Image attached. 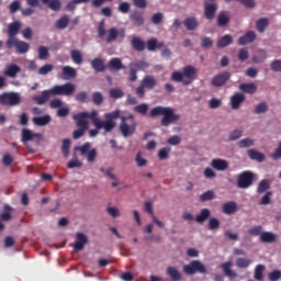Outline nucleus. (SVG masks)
Segmentation results:
<instances>
[{
    "label": "nucleus",
    "instance_id": "nucleus-1",
    "mask_svg": "<svg viewBox=\"0 0 281 281\" xmlns=\"http://www.w3.org/2000/svg\"><path fill=\"white\" fill-rule=\"evenodd\" d=\"M120 116L119 112L105 113L104 121L98 117V111L92 110L91 112H79L72 115V120L76 122L78 130L72 132L74 139H80L85 137L87 131H89V120L92 121L94 128H103L104 133H111L117 126L115 119Z\"/></svg>",
    "mask_w": 281,
    "mask_h": 281
},
{
    "label": "nucleus",
    "instance_id": "nucleus-2",
    "mask_svg": "<svg viewBox=\"0 0 281 281\" xmlns=\"http://www.w3.org/2000/svg\"><path fill=\"white\" fill-rule=\"evenodd\" d=\"M72 93H76V85L72 82H66L64 85H56L48 90H43L41 95L32 97L33 102H36L40 106L47 104L52 95H66L67 98L71 97Z\"/></svg>",
    "mask_w": 281,
    "mask_h": 281
},
{
    "label": "nucleus",
    "instance_id": "nucleus-3",
    "mask_svg": "<svg viewBox=\"0 0 281 281\" xmlns=\"http://www.w3.org/2000/svg\"><path fill=\"white\" fill-rule=\"evenodd\" d=\"M108 113H119V116L114 119V122L115 120H121L119 131L124 137H133V135H135V132L137 131V122H135V115L127 114L126 116H122V111L120 110H114Z\"/></svg>",
    "mask_w": 281,
    "mask_h": 281
},
{
    "label": "nucleus",
    "instance_id": "nucleus-4",
    "mask_svg": "<svg viewBox=\"0 0 281 281\" xmlns=\"http://www.w3.org/2000/svg\"><path fill=\"white\" fill-rule=\"evenodd\" d=\"M159 115H162V119L160 121L161 126H170V124H173V122H177L181 120L180 114H175V110L172 108L168 106H155L149 112V117H159Z\"/></svg>",
    "mask_w": 281,
    "mask_h": 281
},
{
    "label": "nucleus",
    "instance_id": "nucleus-5",
    "mask_svg": "<svg viewBox=\"0 0 281 281\" xmlns=\"http://www.w3.org/2000/svg\"><path fill=\"white\" fill-rule=\"evenodd\" d=\"M194 78H196V68L193 66H186L182 72L173 71L170 80H172V82H182L184 87H188L192 85V80H194Z\"/></svg>",
    "mask_w": 281,
    "mask_h": 281
},
{
    "label": "nucleus",
    "instance_id": "nucleus-6",
    "mask_svg": "<svg viewBox=\"0 0 281 281\" xmlns=\"http://www.w3.org/2000/svg\"><path fill=\"white\" fill-rule=\"evenodd\" d=\"M256 179V173L254 171H243L237 177V188L240 190H247L254 186V180Z\"/></svg>",
    "mask_w": 281,
    "mask_h": 281
},
{
    "label": "nucleus",
    "instance_id": "nucleus-7",
    "mask_svg": "<svg viewBox=\"0 0 281 281\" xmlns=\"http://www.w3.org/2000/svg\"><path fill=\"white\" fill-rule=\"evenodd\" d=\"M0 104L2 106H19L21 104V93L14 91L1 93Z\"/></svg>",
    "mask_w": 281,
    "mask_h": 281
},
{
    "label": "nucleus",
    "instance_id": "nucleus-8",
    "mask_svg": "<svg viewBox=\"0 0 281 281\" xmlns=\"http://www.w3.org/2000/svg\"><path fill=\"white\" fill-rule=\"evenodd\" d=\"M183 271L187 276H194V273H207L205 265L199 260H193L189 265L183 266Z\"/></svg>",
    "mask_w": 281,
    "mask_h": 281
},
{
    "label": "nucleus",
    "instance_id": "nucleus-9",
    "mask_svg": "<svg viewBox=\"0 0 281 281\" xmlns=\"http://www.w3.org/2000/svg\"><path fill=\"white\" fill-rule=\"evenodd\" d=\"M21 30V22L15 21L8 25V36L9 38L5 42V45H12L16 40V34H19Z\"/></svg>",
    "mask_w": 281,
    "mask_h": 281
},
{
    "label": "nucleus",
    "instance_id": "nucleus-10",
    "mask_svg": "<svg viewBox=\"0 0 281 281\" xmlns=\"http://www.w3.org/2000/svg\"><path fill=\"white\" fill-rule=\"evenodd\" d=\"M232 78V74L228 71L221 72L213 77L211 80L212 87H224V85H227L228 80Z\"/></svg>",
    "mask_w": 281,
    "mask_h": 281
},
{
    "label": "nucleus",
    "instance_id": "nucleus-11",
    "mask_svg": "<svg viewBox=\"0 0 281 281\" xmlns=\"http://www.w3.org/2000/svg\"><path fill=\"white\" fill-rule=\"evenodd\" d=\"M8 49L15 47L18 54H27L30 52V44L27 42L14 40L11 44H5Z\"/></svg>",
    "mask_w": 281,
    "mask_h": 281
},
{
    "label": "nucleus",
    "instance_id": "nucleus-12",
    "mask_svg": "<svg viewBox=\"0 0 281 281\" xmlns=\"http://www.w3.org/2000/svg\"><path fill=\"white\" fill-rule=\"evenodd\" d=\"M87 243H89V239L86 237V235L83 233H77L72 247L75 251H82Z\"/></svg>",
    "mask_w": 281,
    "mask_h": 281
},
{
    "label": "nucleus",
    "instance_id": "nucleus-13",
    "mask_svg": "<svg viewBox=\"0 0 281 281\" xmlns=\"http://www.w3.org/2000/svg\"><path fill=\"white\" fill-rule=\"evenodd\" d=\"M106 67L110 71H122V69H126L120 57L111 58Z\"/></svg>",
    "mask_w": 281,
    "mask_h": 281
},
{
    "label": "nucleus",
    "instance_id": "nucleus-14",
    "mask_svg": "<svg viewBox=\"0 0 281 281\" xmlns=\"http://www.w3.org/2000/svg\"><path fill=\"white\" fill-rule=\"evenodd\" d=\"M90 65L97 74H103V71H106V65L104 64V59L100 57L93 58L90 61Z\"/></svg>",
    "mask_w": 281,
    "mask_h": 281
},
{
    "label": "nucleus",
    "instance_id": "nucleus-15",
    "mask_svg": "<svg viewBox=\"0 0 281 281\" xmlns=\"http://www.w3.org/2000/svg\"><path fill=\"white\" fill-rule=\"evenodd\" d=\"M222 212L227 216H232V214H236V212H238V204L235 201L225 202L222 205Z\"/></svg>",
    "mask_w": 281,
    "mask_h": 281
},
{
    "label": "nucleus",
    "instance_id": "nucleus-16",
    "mask_svg": "<svg viewBox=\"0 0 281 281\" xmlns=\"http://www.w3.org/2000/svg\"><path fill=\"white\" fill-rule=\"evenodd\" d=\"M211 166L212 168H214V170H218L220 172H225V170L229 168V162L225 159L214 158L211 161Z\"/></svg>",
    "mask_w": 281,
    "mask_h": 281
},
{
    "label": "nucleus",
    "instance_id": "nucleus-17",
    "mask_svg": "<svg viewBox=\"0 0 281 281\" xmlns=\"http://www.w3.org/2000/svg\"><path fill=\"white\" fill-rule=\"evenodd\" d=\"M243 102H245V94L240 92H235L234 95L231 97V106L234 111L240 109Z\"/></svg>",
    "mask_w": 281,
    "mask_h": 281
},
{
    "label": "nucleus",
    "instance_id": "nucleus-18",
    "mask_svg": "<svg viewBox=\"0 0 281 281\" xmlns=\"http://www.w3.org/2000/svg\"><path fill=\"white\" fill-rule=\"evenodd\" d=\"M220 267L224 271L226 278H229L231 280H234V278H238V273L232 270V267H234V263L232 261L223 262Z\"/></svg>",
    "mask_w": 281,
    "mask_h": 281
},
{
    "label": "nucleus",
    "instance_id": "nucleus-19",
    "mask_svg": "<svg viewBox=\"0 0 281 281\" xmlns=\"http://www.w3.org/2000/svg\"><path fill=\"white\" fill-rule=\"evenodd\" d=\"M19 74H21V68L16 64L8 65L3 70V76L7 78H16Z\"/></svg>",
    "mask_w": 281,
    "mask_h": 281
},
{
    "label": "nucleus",
    "instance_id": "nucleus-20",
    "mask_svg": "<svg viewBox=\"0 0 281 281\" xmlns=\"http://www.w3.org/2000/svg\"><path fill=\"white\" fill-rule=\"evenodd\" d=\"M258 38V35L254 31H248L244 36L238 38V45H249V43H254Z\"/></svg>",
    "mask_w": 281,
    "mask_h": 281
},
{
    "label": "nucleus",
    "instance_id": "nucleus-21",
    "mask_svg": "<svg viewBox=\"0 0 281 281\" xmlns=\"http://www.w3.org/2000/svg\"><path fill=\"white\" fill-rule=\"evenodd\" d=\"M130 20L132 21V23H134L136 27H142V25H144L145 23L144 13L140 11H133L130 14Z\"/></svg>",
    "mask_w": 281,
    "mask_h": 281
},
{
    "label": "nucleus",
    "instance_id": "nucleus-22",
    "mask_svg": "<svg viewBox=\"0 0 281 281\" xmlns=\"http://www.w3.org/2000/svg\"><path fill=\"white\" fill-rule=\"evenodd\" d=\"M216 10H218V7H216L215 3H205L204 7V16L209 21H213L214 16H216Z\"/></svg>",
    "mask_w": 281,
    "mask_h": 281
},
{
    "label": "nucleus",
    "instance_id": "nucleus-23",
    "mask_svg": "<svg viewBox=\"0 0 281 281\" xmlns=\"http://www.w3.org/2000/svg\"><path fill=\"white\" fill-rule=\"evenodd\" d=\"M32 122L35 126H47L52 122V115L45 114L43 116H34Z\"/></svg>",
    "mask_w": 281,
    "mask_h": 281
},
{
    "label": "nucleus",
    "instance_id": "nucleus-24",
    "mask_svg": "<svg viewBox=\"0 0 281 281\" xmlns=\"http://www.w3.org/2000/svg\"><path fill=\"white\" fill-rule=\"evenodd\" d=\"M183 25L189 32H194L199 27V20L194 16H189L184 19Z\"/></svg>",
    "mask_w": 281,
    "mask_h": 281
},
{
    "label": "nucleus",
    "instance_id": "nucleus-25",
    "mask_svg": "<svg viewBox=\"0 0 281 281\" xmlns=\"http://www.w3.org/2000/svg\"><path fill=\"white\" fill-rule=\"evenodd\" d=\"M140 85L145 89H155V87H157V79L154 76L147 75L143 78Z\"/></svg>",
    "mask_w": 281,
    "mask_h": 281
},
{
    "label": "nucleus",
    "instance_id": "nucleus-26",
    "mask_svg": "<svg viewBox=\"0 0 281 281\" xmlns=\"http://www.w3.org/2000/svg\"><path fill=\"white\" fill-rule=\"evenodd\" d=\"M232 43H234V38L232 37V35L226 34L217 41V47L220 49H223V48L227 47L228 45H232Z\"/></svg>",
    "mask_w": 281,
    "mask_h": 281
},
{
    "label": "nucleus",
    "instance_id": "nucleus-27",
    "mask_svg": "<svg viewBox=\"0 0 281 281\" xmlns=\"http://www.w3.org/2000/svg\"><path fill=\"white\" fill-rule=\"evenodd\" d=\"M248 157L249 159H252L254 161H258L259 164H262V161H265V154L256 149H249Z\"/></svg>",
    "mask_w": 281,
    "mask_h": 281
},
{
    "label": "nucleus",
    "instance_id": "nucleus-28",
    "mask_svg": "<svg viewBox=\"0 0 281 281\" xmlns=\"http://www.w3.org/2000/svg\"><path fill=\"white\" fill-rule=\"evenodd\" d=\"M131 43L135 52H144L146 49V43L139 37H133Z\"/></svg>",
    "mask_w": 281,
    "mask_h": 281
},
{
    "label": "nucleus",
    "instance_id": "nucleus-29",
    "mask_svg": "<svg viewBox=\"0 0 281 281\" xmlns=\"http://www.w3.org/2000/svg\"><path fill=\"white\" fill-rule=\"evenodd\" d=\"M260 243H276L278 236L271 232H263L259 238Z\"/></svg>",
    "mask_w": 281,
    "mask_h": 281
},
{
    "label": "nucleus",
    "instance_id": "nucleus-30",
    "mask_svg": "<svg viewBox=\"0 0 281 281\" xmlns=\"http://www.w3.org/2000/svg\"><path fill=\"white\" fill-rule=\"evenodd\" d=\"M256 27L259 34H263L265 30L269 27V19L267 18H261L256 21Z\"/></svg>",
    "mask_w": 281,
    "mask_h": 281
},
{
    "label": "nucleus",
    "instance_id": "nucleus-31",
    "mask_svg": "<svg viewBox=\"0 0 281 281\" xmlns=\"http://www.w3.org/2000/svg\"><path fill=\"white\" fill-rule=\"evenodd\" d=\"M63 74L65 80H69V78H76V76H78V72L75 70V68L70 66H64Z\"/></svg>",
    "mask_w": 281,
    "mask_h": 281
},
{
    "label": "nucleus",
    "instance_id": "nucleus-32",
    "mask_svg": "<svg viewBox=\"0 0 281 281\" xmlns=\"http://www.w3.org/2000/svg\"><path fill=\"white\" fill-rule=\"evenodd\" d=\"M212 213L210 212V209H202L201 210V212H200V214H198L196 216H195V221H196V223H205V221H207L209 218H210V215H211Z\"/></svg>",
    "mask_w": 281,
    "mask_h": 281
},
{
    "label": "nucleus",
    "instance_id": "nucleus-33",
    "mask_svg": "<svg viewBox=\"0 0 281 281\" xmlns=\"http://www.w3.org/2000/svg\"><path fill=\"white\" fill-rule=\"evenodd\" d=\"M167 274L171 278L173 281L181 280V272L176 267H168L167 268Z\"/></svg>",
    "mask_w": 281,
    "mask_h": 281
},
{
    "label": "nucleus",
    "instance_id": "nucleus-34",
    "mask_svg": "<svg viewBox=\"0 0 281 281\" xmlns=\"http://www.w3.org/2000/svg\"><path fill=\"white\" fill-rule=\"evenodd\" d=\"M70 58L75 65H82L83 58L82 53L78 49H72L70 52Z\"/></svg>",
    "mask_w": 281,
    "mask_h": 281
},
{
    "label": "nucleus",
    "instance_id": "nucleus-35",
    "mask_svg": "<svg viewBox=\"0 0 281 281\" xmlns=\"http://www.w3.org/2000/svg\"><path fill=\"white\" fill-rule=\"evenodd\" d=\"M258 87L256 83H241L239 85V90L243 91L244 93H250L254 94L255 91H257Z\"/></svg>",
    "mask_w": 281,
    "mask_h": 281
},
{
    "label": "nucleus",
    "instance_id": "nucleus-36",
    "mask_svg": "<svg viewBox=\"0 0 281 281\" xmlns=\"http://www.w3.org/2000/svg\"><path fill=\"white\" fill-rule=\"evenodd\" d=\"M67 25H69V16L68 15H63L55 23V27L57 30H67Z\"/></svg>",
    "mask_w": 281,
    "mask_h": 281
},
{
    "label": "nucleus",
    "instance_id": "nucleus-37",
    "mask_svg": "<svg viewBox=\"0 0 281 281\" xmlns=\"http://www.w3.org/2000/svg\"><path fill=\"white\" fill-rule=\"evenodd\" d=\"M229 24V15H227V12L222 11L220 12L218 16H217V25L220 27H225V25Z\"/></svg>",
    "mask_w": 281,
    "mask_h": 281
},
{
    "label": "nucleus",
    "instance_id": "nucleus-38",
    "mask_svg": "<svg viewBox=\"0 0 281 281\" xmlns=\"http://www.w3.org/2000/svg\"><path fill=\"white\" fill-rule=\"evenodd\" d=\"M265 60H267V50H257V54L252 57V63H256L258 65L260 63H265Z\"/></svg>",
    "mask_w": 281,
    "mask_h": 281
},
{
    "label": "nucleus",
    "instance_id": "nucleus-39",
    "mask_svg": "<svg viewBox=\"0 0 281 281\" xmlns=\"http://www.w3.org/2000/svg\"><path fill=\"white\" fill-rule=\"evenodd\" d=\"M161 47H164V43H158L157 38H150L147 41L148 52H155V49H161Z\"/></svg>",
    "mask_w": 281,
    "mask_h": 281
},
{
    "label": "nucleus",
    "instance_id": "nucleus-40",
    "mask_svg": "<svg viewBox=\"0 0 281 281\" xmlns=\"http://www.w3.org/2000/svg\"><path fill=\"white\" fill-rule=\"evenodd\" d=\"M34 137H38V134H34L32 133V131L24 128L22 131V142L23 144H27V142H32V139H34Z\"/></svg>",
    "mask_w": 281,
    "mask_h": 281
},
{
    "label": "nucleus",
    "instance_id": "nucleus-41",
    "mask_svg": "<svg viewBox=\"0 0 281 281\" xmlns=\"http://www.w3.org/2000/svg\"><path fill=\"white\" fill-rule=\"evenodd\" d=\"M74 150L79 151L81 157H86L87 154L91 150V143L87 142L81 146H76Z\"/></svg>",
    "mask_w": 281,
    "mask_h": 281
},
{
    "label": "nucleus",
    "instance_id": "nucleus-42",
    "mask_svg": "<svg viewBox=\"0 0 281 281\" xmlns=\"http://www.w3.org/2000/svg\"><path fill=\"white\" fill-rule=\"evenodd\" d=\"M262 273H265V265H257L255 268V274H254L255 280H258V281L265 280V276Z\"/></svg>",
    "mask_w": 281,
    "mask_h": 281
},
{
    "label": "nucleus",
    "instance_id": "nucleus-43",
    "mask_svg": "<svg viewBox=\"0 0 281 281\" xmlns=\"http://www.w3.org/2000/svg\"><path fill=\"white\" fill-rule=\"evenodd\" d=\"M69 150H71V139L65 138L61 144V153L64 157H69Z\"/></svg>",
    "mask_w": 281,
    "mask_h": 281
},
{
    "label": "nucleus",
    "instance_id": "nucleus-44",
    "mask_svg": "<svg viewBox=\"0 0 281 281\" xmlns=\"http://www.w3.org/2000/svg\"><path fill=\"white\" fill-rule=\"evenodd\" d=\"M270 188H271V184L269 183V181L263 179L259 182L257 187V194H262L267 192V190H269Z\"/></svg>",
    "mask_w": 281,
    "mask_h": 281
},
{
    "label": "nucleus",
    "instance_id": "nucleus-45",
    "mask_svg": "<svg viewBox=\"0 0 281 281\" xmlns=\"http://www.w3.org/2000/svg\"><path fill=\"white\" fill-rule=\"evenodd\" d=\"M110 98L113 100H119V98H124V91L120 88H112L109 91Z\"/></svg>",
    "mask_w": 281,
    "mask_h": 281
},
{
    "label": "nucleus",
    "instance_id": "nucleus-46",
    "mask_svg": "<svg viewBox=\"0 0 281 281\" xmlns=\"http://www.w3.org/2000/svg\"><path fill=\"white\" fill-rule=\"evenodd\" d=\"M37 52L40 60H47L49 58V48L47 46H40Z\"/></svg>",
    "mask_w": 281,
    "mask_h": 281
},
{
    "label": "nucleus",
    "instance_id": "nucleus-47",
    "mask_svg": "<svg viewBox=\"0 0 281 281\" xmlns=\"http://www.w3.org/2000/svg\"><path fill=\"white\" fill-rule=\"evenodd\" d=\"M134 112L138 113V115H147L148 114V103H140L134 106Z\"/></svg>",
    "mask_w": 281,
    "mask_h": 281
},
{
    "label": "nucleus",
    "instance_id": "nucleus-48",
    "mask_svg": "<svg viewBox=\"0 0 281 281\" xmlns=\"http://www.w3.org/2000/svg\"><path fill=\"white\" fill-rule=\"evenodd\" d=\"M251 265V260L247 258H237L236 267L238 269H247Z\"/></svg>",
    "mask_w": 281,
    "mask_h": 281
},
{
    "label": "nucleus",
    "instance_id": "nucleus-49",
    "mask_svg": "<svg viewBox=\"0 0 281 281\" xmlns=\"http://www.w3.org/2000/svg\"><path fill=\"white\" fill-rule=\"evenodd\" d=\"M130 67L134 68L137 71V69H148V67H150V64L144 60H137L135 63H131Z\"/></svg>",
    "mask_w": 281,
    "mask_h": 281
},
{
    "label": "nucleus",
    "instance_id": "nucleus-50",
    "mask_svg": "<svg viewBox=\"0 0 281 281\" xmlns=\"http://www.w3.org/2000/svg\"><path fill=\"white\" fill-rule=\"evenodd\" d=\"M117 36H120V32H117V29L112 27L108 31V38L106 43H113V41L117 40Z\"/></svg>",
    "mask_w": 281,
    "mask_h": 281
},
{
    "label": "nucleus",
    "instance_id": "nucleus-51",
    "mask_svg": "<svg viewBox=\"0 0 281 281\" xmlns=\"http://www.w3.org/2000/svg\"><path fill=\"white\" fill-rule=\"evenodd\" d=\"M92 102L97 106H100V104H102V102H104V97L102 95V92H98V91L93 92L92 93Z\"/></svg>",
    "mask_w": 281,
    "mask_h": 281
},
{
    "label": "nucleus",
    "instance_id": "nucleus-52",
    "mask_svg": "<svg viewBox=\"0 0 281 281\" xmlns=\"http://www.w3.org/2000/svg\"><path fill=\"white\" fill-rule=\"evenodd\" d=\"M47 4L48 8L54 12H59V10L63 8V3L60 2V0H50Z\"/></svg>",
    "mask_w": 281,
    "mask_h": 281
},
{
    "label": "nucleus",
    "instance_id": "nucleus-53",
    "mask_svg": "<svg viewBox=\"0 0 281 281\" xmlns=\"http://www.w3.org/2000/svg\"><path fill=\"white\" fill-rule=\"evenodd\" d=\"M75 100H76L77 102L87 103V102H89V93H87V92H85V91L78 92V93L75 95Z\"/></svg>",
    "mask_w": 281,
    "mask_h": 281
},
{
    "label": "nucleus",
    "instance_id": "nucleus-54",
    "mask_svg": "<svg viewBox=\"0 0 281 281\" xmlns=\"http://www.w3.org/2000/svg\"><path fill=\"white\" fill-rule=\"evenodd\" d=\"M255 142L251 138H244L238 142L237 146L238 148H250V146H254Z\"/></svg>",
    "mask_w": 281,
    "mask_h": 281
},
{
    "label": "nucleus",
    "instance_id": "nucleus-55",
    "mask_svg": "<svg viewBox=\"0 0 281 281\" xmlns=\"http://www.w3.org/2000/svg\"><path fill=\"white\" fill-rule=\"evenodd\" d=\"M4 213H2L0 215V221H12V214L10 212H12V209L10 207V205H4Z\"/></svg>",
    "mask_w": 281,
    "mask_h": 281
},
{
    "label": "nucleus",
    "instance_id": "nucleus-56",
    "mask_svg": "<svg viewBox=\"0 0 281 281\" xmlns=\"http://www.w3.org/2000/svg\"><path fill=\"white\" fill-rule=\"evenodd\" d=\"M171 150H172V149H171L170 147H165V148L159 149V151H158V158H159L160 160L168 159V157H170V151H171Z\"/></svg>",
    "mask_w": 281,
    "mask_h": 281
},
{
    "label": "nucleus",
    "instance_id": "nucleus-57",
    "mask_svg": "<svg viewBox=\"0 0 281 281\" xmlns=\"http://www.w3.org/2000/svg\"><path fill=\"white\" fill-rule=\"evenodd\" d=\"M218 227H221V221H218V218L216 217H211L209 220V229H211V232H214V229H218Z\"/></svg>",
    "mask_w": 281,
    "mask_h": 281
},
{
    "label": "nucleus",
    "instance_id": "nucleus-58",
    "mask_svg": "<svg viewBox=\"0 0 281 281\" xmlns=\"http://www.w3.org/2000/svg\"><path fill=\"white\" fill-rule=\"evenodd\" d=\"M50 71H54V65L52 64H46L38 69L40 76H47Z\"/></svg>",
    "mask_w": 281,
    "mask_h": 281
},
{
    "label": "nucleus",
    "instance_id": "nucleus-59",
    "mask_svg": "<svg viewBox=\"0 0 281 281\" xmlns=\"http://www.w3.org/2000/svg\"><path fill=\"white\" fill-rule=\"evenodd\" d=\"M267 111H269V105H267V103L265 102L257 104L255 108V113L257 115H260L261 113H267Z\"/></svg>",
    "mask_w": 281,
    "mask_h": 281
},
{
    "label": "nucleus",
    "instance_id": "nucleus-60",
    "mask_svg": "<svg viewBox=\"0 0 281 281\" xmlns=\"http://www.w3.org/2000/svg\"><path fill=\"white\" fill-rule=\"evenodd\" d=\"M9 10L11 14H16L19 10L21 11V1L14 0L13 2L10 3Z\"/></svg>",
    "mask_w": 281,
    "mask_h": 281
},
{
    "label": "nucleus",
    "instance_id": "nucleus-61",
    "mask_svg": "<svg viewBox=\"0 0 281 281\" xmlns=\"http://www.w3.org/2000/svg\"><path fill=\"white\" fill-rule=\"evenodd\" d=\"M213 199H214V191L212 190H209L200 195V201H202V203H205V201H213Z\"/></svg>",
    "mask_w": 281,
    "mask_h": 281
},
{
    "label": "nucleus",
    "instance_id": "nucleus-62",
    "mask_svg": "<svg viewBox=\"0 0 281 281\" xmlns=\"http://www.w3.org/2000/svg\"><path fill=\"white\" fill-rule=\"evenodd\" d=\"M249 236H260L262 234V226H252L248 229Z\"/></svg>",
    "mask_w": 281,
    "mask_h": 281
},
{
    "label": "nucleus",
    "instance_id": "nucleus-63",
    "mask_svg": "<svg viewBox=\"0 0 281 281\" xmlns=\"http://www.w3.org/2000/svg\"><path fill=\"white\" fill-rule=\"evenodd\" d=\"M161 21H164V13L157 12V13L153 14L151 23L154 25H159L161 23Z\"/></svg>",
    "mask_w": 281,
    "mask_h": 281
},
{
    "label": "nucleus",
    "instance_id": "nucleus-64",
    "mask_svg": "<svg viewBox=\"0 0 281 281\" xmlns=\"http://www.w3.org/2000/svg\"><path fill=\"white\" fill-rule=\"evenodd\" d=\"M281 278V270H273L268 274V280L278 281Z\"/></svg>",
    "mask_w": 281,
    "mask_h": 281
}]
</instances>
